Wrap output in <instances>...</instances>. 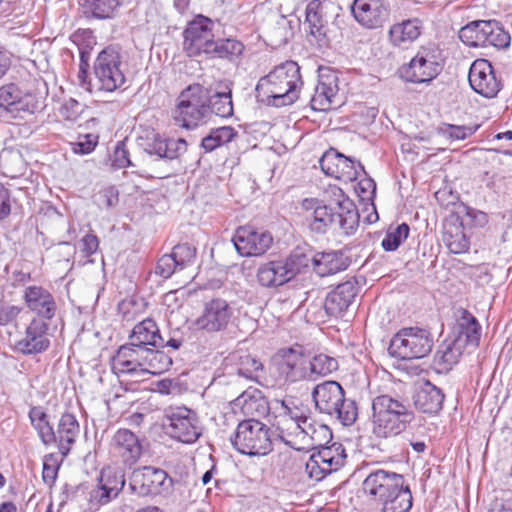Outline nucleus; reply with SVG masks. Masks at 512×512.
Returning <instances> with one entry per match:
<instances>
[{"instance_id":"1","label":"nucleus","mask_w":512,"mask_h":512,"mask_svg":"<svg viewBox=\"0 0 512 512\" xmlns=\"http://www.w3.org/2000/svg\"><path fill=\"white\" fill-rule=\"evenodd\" d=\"M333 194L337 197L336 212L316 198H306L302 201L309 228L315 233L324 234L330 226L337 224L344 234H352L359 225L357 208L340 188H334Z\"/></svg>"},{"instance_id":"2","label":"nucleus","mask_w":512,"mask_h":512,"mask_svg":"<svg viewBox=\"0 0 512 512\" xmlns=\"http://www.w3.org/2000/svg\"><path fill=\"white\" fill-rule=\"evenodd\" d=\"M301 85L300 67L294 61H286L259 79L256 98L268 106L291 105L298 99Z\"/></svg>"},{"instance_id":"3","label":"nucleus","mask_w":512,"mask_h":512,"mask_svg":"<svg viewBox=\"0 0 512 512\" xmlns=\"http://www.w3.org/2000/svg\"><path fill=\"white\" fill-rule=\"evenodd\" d=\"M407 398L397 394H381L372 400V432L378 438H389L404 432L414 420Z\"/></svg>"},{"instance_id":"4","label":"nucleus","mask_w":512,"mask_h":512,"mask_svg":"<svg viewBox=\"0 0 512 512\" xmlns=\"http://www.w3.org/2000/svg\"><path fill=\"white\" fill-rule=\"evenodd\" d=\"M312 398L319 413L335 418L344 426H350L357 420L355 400L346 398L344 388L337 381L329 380L316 385Z\"/></svg>"},{"instance_id":"5","label":"nucleus","mask_w":512,"mask_h":512,"mask_svg":"<svg viewBox=\"0 0 512 512\" xmlns=\"http://www.w3.org/2000/svg\"><path fill=\"white\" fill-rule=\"evenodd\" d=\"M209 92L201 84L194 83L184 89L173 112L175 123L185 129H194L209 117Z\"/></svg>"},{"instance_id":"6","label":"nucleus","mask_w":512,"mask_h":512,"mask_svg":"<svg viewBox=\"0 0 512 512\" xmlns=\"http://www.w3.org/2000/svg\"><path fill=\"white\" fill-rule=\"evenodd\" d=\"M443 64L442 51L437 45L428 44L421 46L410 62L400 68L399 73L406 82L428 83L440 74Z\"/></svg>"},{"instance_id":"7","label":"nucleus","mask_w":512,"mask_h":512,"mask_svg":"<svg viewBox=\"0 0 512 512\" xmlns=\"http://www.w3.org/2000/svg\"><path fill=\"white\" fill-rule=\"evenodd\" d=\"M231 443L238 452L249 456H263L272 450L269 427L255 419L241 421Z\"/></svg>"},{"instance_id":"8","label":"nucleus","mask_w":512,"mask_h":512,"mask_svg":"<svg viewBox=\"0 0 512 512\" xmlns=\"http://www.w3.org/2000/svg\"><path fill=\"white\" fill-rule=\"evenodd\" d=\"M433 338L429 331L418 327H407L398 331L391 339L388 352L400 360L421 359L429 355Z\"/></svg>"},{"instance_id":"9","label":"nucleus","mask_w":512,"mask_h":512,"mask_svg":"<svg viewBox=\"0 0 512 512\" xmlns=\"http://www.w3.org/2000/svg\"><path fill=\"white\" fill-rule=\"evenodd\" d=\"M126 63L114 47H106L94 62V75L99 90L114 92L125 84Z\"/></svg>"},{"instance_id":"10","label":"nucleus","mask_w":512,"mask_h":512,"mask_svg":"<svg viewBox=\"0 0 512 512\" xmlns=\"http://www.w3.org/2000/svg\"><path fill=\"white\" fill-rule=\"evenodd\" d=\"M163 427L171 438L187 444L196 442L201 436L196 412L185 406L165 409Z\"/></svg>"},{"instance_id":"11","label":"nucleus","mask_w":512,"mask_h":512,"mask_svg":"<svg viewBox=\"0 0 512 512\" xmlns=\"http://www.w3.org/2000/svg\"><path fill=\"white\" fill-rule=\"evenodd\" d=\"M213 26V21L203 15L196 16L188 23L183 33V47L189 57L211 54V49L216 47Z\"/></svg>"},{"instance_id":"12","label":"nucleus","mask_w":512,"mask_h":512,"mask_svg":"<svg viewBox=\"0 0 512 512\" xmlns=\"http://www.w3.org/2000/svg\"><path fill=\"white\" fill-rule=\"evenodd\" d=\"M129 480L131 490L141 496L168 494L173 488L167 472L152 466L135 469Z\"/></svg>"},{"instance_id":"13","label":"nucleus","mask_w":512,"mask_h":512,"mask_svg":"<svg viewBox=\"0 0 512 512\" xmlns=\"http://www.w3.org/2000/svg\"><path fill=\"white\" fill-rule=\"evenodd\" d=\"M39 101L32 93H24L17 85L8 84L0 88V116L23 119L35 113Z\"/></svg>"},{"instance_id":"14","label":"nucleus","mask_w":512,"mask_h":512,"mask_svg":"<svg viewBox=\"0 0 512 512\" xmlns=\"http://www.w3.org/2000/svg\"><path fill=\"white\" fill-rule=\"evenodd\" d=\"M279 375L286 382L308 380V354L301 345L284 347L275 355Z\"/></svg>"},{"instance_id":"15","label":"nucleus","mask_w":512,"mask_h":512,"mask_svg":"<svg viewBox=\"0 0 512 512\" xmlns=\"http://www.w3.org/2000/svg\"><path fill=\"white\" fill-rule=\"evenodd\" d=\"M178 333L170 335L166 340L159 331L156 322L150 318L136 324L129 335V341L132 346L144 348H165L169 347L173 350H178L184 343V338L178 336Z\"/></svg>"},{"instance_id":"16","label":"nucleus","mask_w":512,"mask_h":512,"mask_svg":"<svg viewBox=\"0 0 512 512\" xmlns=\"http://www.w3.org/2000/svg\"><path fill=\"white\" fill-rule=\"evenodd\" d=\"M306 463V471L311 478L321 480L326 475L337 471L344 465L346 454L342 444L334 443L331 446H319Z\"/></svg>"},{"instance_id":"17","label":"nucleus","mask_w":512,"mask_h":512,"mask_svg":"<svg viewBox=\"0 0 512 512\" xmlns=\"http://www.w3.org/2000/svg\"><path fill=\"white\" fill-rule=\"evenodd\" d=\"M337 10L338 6L329 0H312L308 3L306 23L310 35L318 41L319 46L328 43V23L334 16H338Z\"/></svg>"},{"instance_id":"18","label":"nucleus","mask_w":512,"mask_h":512,"mask_svg":"<svg viewBox=\"0 0 512 512\" xmlns=\"http://www.w3.org/2000/svg\"><path fill=\"white\" fill-rule=\"evenodd\" d=\"M404 484L401 474L384 469L371 471L362 483L363 492L380 503Z\"/></svg>"},{"instance_id":"19","label":"nucleus","mask_w":512,"mask_h":512,"mask_svg":"<svg viewBox=\"0 0 512 512\" xmlns=\"http://www.w3.org/2000/svg\"><path fill=\"white\" fill-rule=\"evenodd\" d=\"M232 317L233 309L229 303L224 299L214 298L204 305L194 325L209 333L221 332L227 329Z\"/></svg>"},{"instance_id":"20","label":"nucleus","mask_w":512,"mask_h":512,"mask_svg":"<svg viewBox=\"0 0 512 512\" xmlns=\"http://www.w3.org/2000/svg\"><path fill=\"white\" fill-rule=\"evenodd\" d=\"M232 241L241 256L252 257L266 253L273 243V237L268 231L243 226L236 230Z\"/></svg>"},{"instance_id":"21","label":"nucleus","mask_w":512,"mask_h":512,"mask_svg":"<svg viewBox=\"0 0 512 512\" xmlns=\"http://www.w3.org/2000/svg\"><path fill=\"white\" fill-rule=\"evenodd\" d=\"M322 171L331 177L344 182L357 180L360 173H364V168L360 163L339 153L336 149L330 148L326 151L319 161Z\"/></svg>"},{"instance_id":"22","label":"nucleus","mask_w":512,"mask_h":512,"mask_svg":"<svg viewBox=\"0 0 512 512\" xmlns=\"http://www.w3.org/2000/svg\"><path fill=\"white\" fill-rule=\"evenodd\" d=\"M468 80L471 88L485 98H494L501 88L491 63L485 59H478L472 63Z\"/></svg>"},{"instance_id":"23","label":"nucleus","mask_w":512,"mask_h":512,"mask_svg":"<svg viewBox=\"0 0 512 512\" xmlns=\"http://www.w3.org/2000/svg\"><path fill=\"white\" fill-rule=\"evenodd\" d=\"M49 325L41 318H34L26 327L25 335L18 340L14 348L23 355H36L50 347Z\"/></svg>"},{"instance_id":"24","label":"nucleus","mask_w":512,"mask_h":512,"mask_svg":"<svg viewBox=\"0 0 512 512\" xmlns=\"http://www.w3.org/2000/svg\"><path fill=\"white\" fill-rule=\"evenodd\" d=\"M148 348L132 346L131 342L122 345L112 358V370L116 374L144 373Z\"/></svg>"},{"instance_id":"25","label":"nucleus","mask_w":512,"mask_h":512,"mask_svg":"<svg viewBox=\"0 0 512 512\" xmlns=\"http://www.w3.org/2000/svg\"><path fill=\"white\" fill-rule=\"evenodd\" d=\"M111 451L128 465L135 464L142 455V444L136 434L128 429H119L111 441Z\"/></svg>"},{"instance_id":"26","label":"nucleus","mask_w":512,"mask_h":512,"mask_svg":"<svg viewBox=\"0 0 512 512\" xmlns=\"http://www.w3.org/2000/svg\"><path fill=\"white\" fill-rule=\"evenodd\" d=\"M24 300L27 307L39 317L51 320L57 310L53 295L44 287L31 285L24 290Z\"/></svg>"},{"instance_id":"27","label":"nucleus","mask_w":512,"mask_h":512,"mask_svg":"<svg viewBox=\"0 0 512 512\" xmlns=\"http://www.w3.org/2000/svg\"><path fill=\"white\" fill-rule=\"evenodd\" d=\"M125 485V477L121 471L112 475L102 472L100 485L90 492L89 501L92 507L109 503L116 498Z\"/></svg>"},{"instance_id":"28","label":"nucleus","mask_w":512,"mask_h":512,"mask_svg":"<svg viewBox=\"0 0 512 512\" xmlns=\"http://www.w3.org/2000/svg\"><path fill=\"white\" fill-rule=\"evenodd\" d=\"M355 20L367 29L382 27L389 17V3H369L351 5Z\"/></svg>"},{"instance_id":"29","label":"nucleus","mask_w":512,"mask_h":512,"mask_svg":"<svg viewBox=\"0 0 512 512\" xmlns=\"http://www.w3.org/2000/svg\"><path fill=\"white\" fill-rule=\"evenodd\" d=\"M358 293L356 281L349 280L339 284L325 300L324 307L328 315L338 317L352 304Z\"/></svg>"},{"instance_id":"30","label":"nucleus","mask_w":512,"mask_h":512,"mask_svg":"<svg viewBox=\"0 0 512 512\" xmlns=\"http://www.w3.org/2000/svg\"><path fill=\"white\" fill-rule=\"evenodd\" d=\"M444 394L441 389L426 381L421 383L413 395L414 406L423 413L434 414L441 410Z\"/></svg>"},{"instance_id":"31","label":"nucleus","mask_w":512,"mask_h":512,"mask_svg":"<svg viewBox=\"0 0 512 512\" xmlns=\"http://www.w3.org/2000/svg\"><path fill=\"white\" fill-rule=\"evenodd\" d=\"M465 347L466 345L463 340L456 339L455 337L443 341L434 358V363L438 371L449 372L453 366L459 362Z\"/></svg>"},{"instance_id":"32","label":"nucleus","mask_w":512,"mask_h":512,"mask_svg":"<svg viewBox=\"0 0 512 512\" xmlns=\"http://www.w3.org/2000/svg\"><path fill=\"white\" fill-rule=\"evenodd\" d=\"M257 280L263 287H278L291 280L283 259L263 263L257 270Z\"/></svg>"},{"instance_id":"33","label":"nucleus","mask_w":512,"mask_h":512,"mask_svg":"<svg viewBox=\"0 0 512 512\" xmlns=\"http://www.w3.org/2000/svg\"><path fill=\"white\" fill-rule=\"evenodd\" d=\"M337 78L327 77L319 81L315 93L311 98L310 105L315 111H326L339 105L337 101L338 86Z\"/></svg>"},{"instance_id":"34","label":"nucleus","mask_w":512,"mask_h":512,"mask_svg":"<svg viewBox=\"0 0 512 512\" xmlns=\"http://www.w3.org/2000/svg\"><path fill=\"white\" fill-rule=\"evenodd\" d=\"M296 432L293 433L296 437L307 444L308 446H322L330 441L332 433L329 427L325 424L316 423L311 417L297 424Z\"/></svg>"},{"instance_id":"35","label":"nucleus","mask_w":512,"mask_h":512,"mask_svg":"<svg viewBox=\"0 0 512 512\" xmlns=\"http://www.w3.org/2000/svg\"><path fill=\"white\" fill-rule=\"evenodd\" d=\"M455 315L458 332L455 338L463 340L465 345L477 347L481 337V326L477 319L464 308L457 309Z\"/></svg>"},{"instance_id":"36","label":"nucleus","mask_w":512,"mask_h":512,"mask_svg":"<svg viewBox=\"0 0 512 512\" xmlns=\"http://www.w3.org/2000/svg\"><path fill=\"white\" fill-rule=\"evenodd\" d=\"M422 32V23L419 19H407L392 25L389 29V40L393 46L407 47L414 42Z\"/></svg>"},{"instance_id":"37","label":"nucleus","mask_w":512,"mask_h":512,"mask_svg":"<svg viewBox=\"0 0 512 512\" xmlns=\"http://www.w3.org/2000/svg\"><path fill=\"white\" fill-rule=\"evenodd\" d=\"M348 265V259L339 251L318 252L314 254L313 270L320 277L344 271Z\"/></svg>"},{"instance_id":"38","label":"nucleus","mask_w":512,"mask_h":512,"mask_svg":"<svg viewBox=\"0 0 512 512\" xmlns=\"http://www.w3.org/2000/svg\"><path fill=\"white\" fill-rule=\"evenodd\" d=\"M146 151L150 155L173 160L187 151V142L183 138H163L160 135H156Z\"/></svg>"},{"instance_id":"39","label":"nucleus","mask_w":512,"mask_h":512,"mask_svg":"<svg viewBox=\"0 0 512 512\" xmlns=\"http://www.w3.org/2000/svg\"><path fill=\"white\" fill-rule=\"evenodd\" d=\"M55 433L59 450L63 456H66L79 433V423L76 417L71 413H64Z\"/></svg>"},{"instance_id":"40","label":"nucleus","mask_w":512,"mask_h":512,"mask_svg":"<svg viewBox=\"0 0 512 512\" xmlns=\"http://www.w3.org/2000/svg\"><path fill=\"white\" fill-rule=\"evenodd\" d=\"M31 425L37 431L41 442L50 445L57 442V436L48 421V416L40 406H33L28 413Z\"/></svg>"},{"instance_id":"41","label":"nucleus","mask_w":512,"mask_h":512,"mask_svg":"<svg viewBox=\"0 0 512 512\" xmlns=\"http://www.w3.org/2000/svg\"><path fill=\"white\" fill-rule=\"evenodd\" d=\"M338 369V361L327 354L308 355V381L325 377Z\"/></svg>"},{"instance_id":"42","label":"nucleus","mask_w":512,"mask_h":512,"mask_svg":"<svg viewBox=\"0 0 512 512\" xmlns=\"http://www.w3.org/2000/svg\"><path fill=\"white\" fill-rule=\"evenodd\" d=\"M237 136L238 132L231 126L214 128L202 139L201 147L205 152H212L216 148L233 141Z\"/></svg>"},{"instance_id":"43","label":"nucleus","mask_w":512,"mask_h":512,"mask_svg":"<svg viewBox=\"0 0 512 512\" xmlns=\"http://www.w3.org/2000/svg\"><path fill=\"white\" fill-rule=\"evenodd\" d=\"M381 504L383 512H408L412 507V494L409 487L403 484Z\"/></svg>"},{"instance_id":"44","label":"nucleus","mask_w":512,"mask_h":512,"mask_svg":"<svg viewBox=\"0 0 512 512\" xmlns=\"http://www.w3.org/2000/svg\"><path fill=\"white\" fill-rule=\"evenodd\" d=\"M230 361L236 366L237 375L249 380H253L255 373L263 367L256 358L245 352L232 354Z\"/></svg>"},{"instance_id":"45","label":"nucleus","mask_w":512,"mask_h":512,"mask_svg":"<svg viewBox=\"0 0 512 512\" xmlns=\"http://www.w3.org/2000/svg\"><path fill=\"white\" fill-rule=\"evenodd\" d=\"M291 279L300 273L304 268L313 266L314 254L305 248L296 247L290 255L283 259Z\"/></svg>"},{"instance_id":"46","label":"nucleus","mask_w":512,"mask_h":512,"mask_svg":"<svg viewBox=\"0 0 512 512\" xmlns=\"http://www.w3.org/2000/svg\"><path fill=\"white\" fill-rule=\"evenodd\" d=\"M443 240L451 253L461 254L469 249V241L461 225L445 227Z\"/></svg>"},{"instance_id":"47","label":"nucleus","mask_w":512,"mask_h":512,"mask_svg":"<svg viewBox=\"0 0 512 512\" xmlns=\"http://www.w3.org/2000/svg\"><path fill=\"white\" fill-rule=\"evenodd\" d=\"M0 168L3 174L10 178L22 175L25 163L19 151L4 150L0 154Z\"/></svg>"},{"instance_id":"48","label":"nucleus","mask_w":512,"mask_h":512,"mask_svg":"<svg viewBox=\"0 0 512 512\" xmlns=\"http://www.w3.org/2000/svg\"><path fill=\"white\" fill-rule=\"evenodd\" d=\"M486 21H474L462 27L459 31L460 40L471 47H485L484 27Z\"/></svg>"},{"instance_id":"49","label":"nucleus","mask_w":512,"mask_h":512,"mask_svg":"<svg viewBox=\"0 0 512 512\" xmlns=\"http://www.w3.org/2000/svg\"><path fill=\"white\" fill-rule=\"evenodd\" d=\"M161 348H148L146 369L144 373L161 374L172 365V358L160 350Z\"/></svg>"},{"instance_id":"50","label":"nucleus","mask_w":512,"mask_h":512,"mask_svg":"<svg viewBox=\"0 0 512 512\" xmlns=\"http://www.w3.org/2000/svg\"><path fill=\"white\" fill-rule=\"evenodd\" d=\"M483 27L485 28V47L506 48L509 46L510 35L496 21H486V25Z\"/></svg>"},{"instance_id":"51","label":"nucleus","mask_w":512,"mask_h":512,"mask_svg":"<svg viewBox=\"0 0 512 512\" xmlns=\"http://www.w3.org/2000/svg\"><path fill=\"white\" fill-rule=\"evenodd\" d=\"M209 114L214 113L220 117H229L233 114V103L231 91L217 92L214 95H209Z\"/></svg>"},{"instance_id":"52","label":"nucleus","mask_w":512,"mask_h":512,"mask_svg":"<svg viewBox=\"0 0 512 512\" xmlns=\"http://www.w3.org/2000/svg\"><path fill=\"white\" fill-rule=\"evenodd\" d=\"M122 0H84L83 6L96 18L105 19L114 15Z\"/></svg>"},{"instance_id":"53","label":"nucleus","mask_w":512,"mask_h":512,"mask_svg":"<svg viewBox=\"0 0 512 512\" xmlns=\"http://www.w3.org/2000/svg\"><path fill=\"white\" fill-rule=\"evenodd\" d=\"M215 48L211 49L210 55L230 60L238 58L244 50V45L235 39H222L215 41Z\"/></svg>"},{"instance_id":"54","label":"nucleus","mask_w":512,"mask_h":512,"mask_svg":"<svg viewBox=\"0 0 512 512\" xmlns=\"http://www.w3.org/2000/svg\"><path fill=\"white\" fill-rule=\"evenodd\" d=\"M410 228L406 223L396 227H390L382 240V248L385 251H394L408 237Z\"/></svg>"},{"instance_id":"55","label":"nucleus","mask_w":512,"mask_h":512,"mask_svg":"<svg viewBox=\"0 0 512 512\" xmlns=\"http://www.w3.org/2000/svg\"><path fill=\"white\" fill-rule=\"evenodd\" d=\"M282 405L285 408V414L282 416L279 424L285 426L290 431V434H293L299 428L297 424L302 425V421L307 420L310 416L298 408L288 407L284 401H282Z\"/></svg>"},{"instance_id":"56","label":"nucleus","mask_w":512,"mask_h":512,"mask_svg":"<svg viewBox=\"0 0 512 512\" xmlns=\"http://www.w3.org/2000/svg\"><path fill=\"white\" fill-rule=\"evenodd\" d=\"M478 126H458L453 124H443L439 128V133L451 140H464L467 137L473 135L477 130Z\"/></svg>"},{"instance_id":"57","label":"nucleus","mask_w":512,"mask_h":512,"mask_svg":"<svg viewBox=\"0 0 512 512\" xmlns=\"http://www.w3.org/2000/svg\"><path fill=\"white\" fill-rule=\"evenodd\" d=\"M171 255L177 260L179 269L181 270L194 261L196 249L188 243L178 244L173 248Z\"/></svg>"},{"instance_id":"58","label":"nucleus","mask_w":512,"mask_h":512,"mask_svg":"<svg viewBox=\"0 0 512 512\" xmlns=\"http://www.w3.org/2000/svg\"><path fill=\"white\" fill-rule=\"evenodd\" d=\"M98 143V136L94 134L80 135L75 142H71V150L75 154L86 155L91 153Z\"/></svg>"},{"instance_id":"59","label":"nucleus","mask_w":512,"mask_h":512,"mask_svg":"<svg viewBox=\"0 0 512 512\" xmlns=\"http://www.w3.org/2000/svg\"><path fill=\"white\" fill-rule=\"evenodd\" d=\"M59 462L54 454H48L43 459L42 478L47 485H52L58 474Z\"/></svg>"},{"instance_id":"60","label":"nucleus","mask_w":512,"mask_h":512,"mask_svg":"<svg viewBox=\"0 0 512 512\" xmlns=\"http://www.w3.org/2000/svg\"><path fill=\"white\" fill-rule=\"evenodd\" d=\"M177 270H180L177 260L171 254H165L158 260L155 273L164 279H168Z\"/></svg>"},{"instance_id":"61","label":"nucleus","mask_w":512,"mask_h":512,"mask_svg":"<svg viewBox=\"0 0 512 512\" xmlns=\"http://www.w3.org/2000/svg\"><path fill=\"white\" fill-rule=\"evenodd\" d=\"M132 165L129 158V152L126 149L124 141H119L111 156V166L114 169H123Z\"/></svg>"},{"instance_id":"62","label":"nucleus","mask_w":512,"mask_h":512,"mask_svg":"<svg viewBox=\"0 0 512 512\" xmlns=\"http://www.w3.org/2000/svg\"><path fill=\"white\" fill-rule=\"evenodd\" d=\"M22 308L7 303L0 304V325H16L17 318Z\"/></svg>"},{"instance_id":"63","label":"nucleus","mask_w":512,"mask_h":512,"mask_svg":"<svg viewBox=\"0 0 512 512\" xmlns=\"http://www.w3.org/2000/svg\"><path fill=\"white\" fill-rule=\"evenodd\" d=\"M95 202L99 206L110 208L118 202V190L113 187H105L95 195Z\"/></svg>"},{"instance_id":"64","label":"nucleus","mask_w":512,"mask_h":512,"mask_svg":"<svg viewBox=\"0 0 512 512\" xmlns=\"http://www.w3.org/2000/svg\"><path fill=\"white\" fill-rule=\"evenodd\" d=\"M237 400L238 404L243 403V409L246 413H251L253 410L264 413L267 408L265 402L262 399L250 398L246 393L241 394Z\"/></svg>"}]
</instances>
